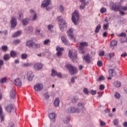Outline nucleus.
Returning a JSON list of instances; mask_svg holds the SVG:
<instances>
[{
	"label": "nucleus",
	"instance_id": "c03bdc74",
	"mask_svg": "<svg viewBox=\"0 0 127 127\" xmlns=\"http://www.w3.org/2000/svg\"><path fill=\"white\" fill-rule=\"evenodd\" d=\"M86 6V3H82L80 5L79 7L80 9H84L85 8V6Z\"/></svg>",
	"mask_w": 127,
	"mask_h": 127
},
{
	"label": "nucleus",
	"instance_id": "13d9d810",
	"mask_svg": "<svg viewBox=\"0 0 127 127\" xmlns=\"http://www.w3.org/2000/svg\"><path fill=\"white\" fill-rule=\"evenodd\" d=\"M57 77H59V78H62V73L61 72L57 73Z\"/></svg>",
	"mask_w": 127,
	"mask_h": 127
},
{
	"label": "nucleus",
	"instance_id": "1a4fd4ad",
	"mask_svg": "<svg viewBox=\"0 0 127 127\" xmlns=\"http://www.w3.org/2000/svg\"><path fill=\"white\" fill-rule=\"evenodd\" d=\"M68 56L72 60H76L77 59V53H73L71 50L68 52Z\"/></svg>",
	"mask_w": 127,
	"mask_h": 127
},
{
	"label": "nucleus",
	"instance_id": "58836bf2",
	"mask_svg": "<svg viewBox=\"0 0 127 127\" xmlns=\"http://www.w3.org/2000/svg\"><path fill=\"white\" fill-rule=\"evenodd\" d=\"M33 48H40V44H35V43H34V45L33 47Z\"/></svg>",
	"mask_w": 127,
	"mask_h": 127
},
{
	"label": "nucleus",
	"instance_id": "79ce46f5",
	"mask_svg": "<svg viewBox=\"0 0 127 127\" xmlns=\"http://www.w3.org/2000/svg\"><path fill=\"white\" fill-rule=\"evenodd\" d=\"M33 77H34V75H33V74L31 73L28 77V79L29 81H32V79H33Z\"/></svg>",
	"mask_w": 127,
	"mask_h": 127
},
{
	"label": "nucleus",
	"instance_id": "412c9836",
	"mask_svg": "<svg viewBox=\"0 0 127 127\" xmlns=\"http://www.w3.org/2000/svg\"><path fill=\"white\" fill-rule=\"evenodd\" d=\"M10 97L12 99H14L15 98V90L14 89H12L10 92Z\"/></svg>",
	"mask_w": 127,
	"mask_h": 127
},
{
	"label": "nucleus",
	"instance_id": "ddd939ff",
	"mask_svg": "<svg viewBox=\"0 0 127 127\" xmlns=\"http://www.w3.org/2000/svg\"><path fill=\"white\" fill-rule=\"evenodd\" d=\"M5 110L7 113H11V111H13V105L12 104H9L5 107Z\"/></svg>",
	"mask_w": 127,
	"mask_h": 127
},
{
	"label": "nucleus",
	"instance_id": "f3484780",
	"mask_svg": "<svg viewBox=\"0 0 127 127\" xmlns=\"http://www.w3.org/2000/svg\"><path fill=\"white\" fill-rule=\"evenodd\" d=\"M0 118L1 119V123L4 121V114L2 113V107L0 105Z\"/></svg>",
	"mask_w": 127,
	"mask_h": 127
},
{
	"label": "nucleus",
	"instance_id": "de8ad7c7",
	"mask_svg": "<svg viewBox=\"0 0 127 127\" xmlns=\"http://www.w3.org/2000/svg\"><path fill=\"white\" fill-rule=\"evenodd\" d=\"M97 65L99 67H102L103 66V62L101 61H98L97 62Z\"/></svg>",
	"mask_w": 127,
	"mask_h": 127
},
{
	"label": "nucleus",
	"instance_id": "e2e57ef3",
	"mask_svg": "<svg viewBox=\"0 0 127 127\" xmlns=\"http://www.w3.org/2000/svg\"><path fill=\"white\" fill-rule=\"evenodd\" d=\"M118 120L117 119H115L114 120V124L115 126H118Z\"/></svg>",
	"mask_w": 127,
	"mask_h": 127
},
{
	"label": "nucleus",
	"instance_id": "473e14b6",
	"mask_svg": "<svg viewBox=\"0 0 127 127\" xmlns=\"http://www.w3.org/2000/svg\"><path fill=\"white\" fill-rule=\"evenodd\" d=\"M51 41L50 39H47L44 41V45H48V44H50Z\"/></svg>",
	"mask_w": 127,
	"mask_h": 127
},
{
	"label": "nucleus",
	"instance_id": "680f3d73",
	"mask_svg": "<svg viewBox=\"0 0 127 127\" xmlns=\"http://www.w3.org/2000/svg\"><path fill=\"white\" fill-rule=\"evenodd\" d=\"M108 36V32H105L103 34V37H107Z\"/></svg>",
	"mask_w": 127,
	"mask_h": 127
},
{
	"label": "nucleus",
	"instance_id": "39448f33",
	"mask_svg": "<svg viewBox=\"0 0 127 127\" xmlns=\"http://www.w3.org/2000/svg\"><path fill=\"white\" fill-rule=\"evenodd\" d=\"M51 3V0H44L41 4V7L44 8L46 7L47 10H49L50 9V8L47 7L49 4Z\"/></svg>",
	"mask_w": 127,
	"mask_h": 127
},
{
	"label": "nucleus",
	"instance_id": "20e7f679",
	"mask_svg": "<svg viewBox=\"0 0 127 127\" xmlns=\"http://www.w3.org/2000/svg\"><path fill=\"white\" fill-rule=\"evenodd\" d=\"M72 21L75 24L77 25L78 24V21L79 20V12L77 10H75L72 14Z\"/></svg>",
	"mask_w": 127,
	"mask_h": 127
},
{
	"label": "nucleus",
	"instance_id": "69168bd1",
	"mask_svg": "<svg viewBox=\"0 0 127 127\" xmlns=\"http://www.w3.org/2000/svg\"><path fill=\"white\" fill-rule=\"evenodd\" d=\"M100 124H101V127H104V126H105V125H106V123L103 121H101Z\"/></svg>",
	"mask_w": 127,
	"mask_h": 127
},
{
	"label": "nucleus",
	"instance_id": "b1692460",
	"mask_svg": "<svg viewBox=\"0 0 127 127\" xmlns=\"http://www.w3.org/2000/svg\"><path fill=\"white\" fill-rule=\"evenodd\" d=\"M21 34V32H20V31H18L13 34V35L12 36V37H17L19 36V35H20Z\"/></svg>",
	"mask_w": 127,
	"mask_h": 127
},
{
	"label": "nucleus",
	"instance_id": "0e129e2a",
	"mask_svg": "<svg viewBox=\"0 0 127 127\" xmlns=\"http://www.w3.org/2000/svg\"><path fill=\"white\" fill-rule=\"evenodd\" d=\"M44 96L45 99H49L50 96L47 93L45 94Z\"/></svg>",
	"mask_w": 127,
	"mask_h": 127
},
{
	"label": "nucleus",
	"instance_id": "cd10ccee",
	"mask_svg": "<svg viewBox=\"0 0 127 127\" xmlns=\"http://www.w3.org/2000/svg\"><path fill=\"white\" fill-rule=\"evenodd\" d=\"M30 12L31 13H33V14L34 15L32 20H35V19H36V18H37L36 13H35V12H34V10H33L32 9L30 10Z\"/></svg>",
	"mask_w": 127,
	"mask_h": 127
},
{
	"label": "nucleus",
	"instance_id": "052dcab7",
	"mask_svg": "<svg viewBox=\"0 0 127 127\" xmlns=\"http://www.w3.org/2000/svg\"><path fill=\"white\" fill-rule=\"evenodd\" d=\"M105 55V52L101 51L99 53V56H104Z\"/></svg>",
	"mask_w": 127,
	"mask_h": 127
},
{
	"label": "nucleus",
	"instance_id": "72a5a7b5",
	"mask_svg": "<svg viewBox=\"0 0 127 127\" xmlns=\"http://www.w3.org/2000/svg\"><path fill=\"white\" fill-rule=\"evenodd\" d=\"M31 64L29 63H24L22 65V67H24V68H26L27 67H30Z\"/></svg>",
	"mask_w": 127,
	"mask_h": 127
},
{
	"label": "nucleus",
	"instance_id": "37998d69",
	"mask_svg": "<svg viewBox=\"0 0 127 127\" xmlns=\"http://www.w3.org/2000/svg\"><path fill=\"white\" fill-rule=\"evenodd\" d=\"M106 11H107V9L105 7H102L100 9L101 13H104Z\"/></svg>",
	"mask_w": 127,
	"mask_h": 127
},
{
	"label": "nucleus",
	"instance_id": "a878e982",
	"mask_svg": "<svg viewBox=\"0 0 127 127\" xmlns=\"http://www.w3.org/2000/svg\"><path fill=\"white\" fill-rule=\"evenodd\" d=\"M78 100H79V98L77 96H74L72 98L71 102L73 104H75L77 103V101H78Z\"/></svg>",
	"mask_w": 127,
	"mask_h": 127
},
{
	"label": "nucleus",
	"instance_id": "7ed1b4c3",
	"mask_svg": "<svg viewBox=\"0 0 127 127\" xmlns=\"http://www.w3.org/2000/svg\"><path fill=\"white\" fill-rule=\"evenodd\" d=\"M65 68L68 70L69 74L71 75H75L78 73V69L76 66L72 65V64H67L65 65Z\"/></svg>",
	"mask_w": 127,
	"mask_h": 127
},
{
	"label": "nucleus",
	"instance_id": "c756f323",
	"mask_svg": "<svg viewBox=\"0 0 127 127\" xmlns=\"http://www.w3.org/2000/svg\"><path fill=\"white\" fill-rule=\"evenodd\" d=\"M56 115L55 113H53L49 115V118L51 119V120H54L55 119V116Z\"/></svg>",
	"mask_w": 127,
	"mask_h": 127
},
{
	"label": "nucleus",
	"instance_id": "aec40b11",
	"mask_svg": "<svg viewBox=\"0 0 127 127\" xmlns=\"http://www.w3.org/2000/svg\"><path fill=\"white\" fill-rule=\"evenodd\" d=\"M75 112H76V108L74 107H70L67 111V113H68V114H71L72 113H75Z\"/></svg>",
	"mask_w": 127,
	"mask_h": 127
},
{
	"label": "nucleus",
	"instance_id": "6e6552de",
	"mask_svg": "<svg viewBox=\"0 0 127 127\" xmlns=\"http://www.w3.org/2000/svg\"><path fill=\"white\" fill-rule=\"evenodd\" d=\"M34 89L35 92H40V91L43 90V84L41 83H38L34 86Z\"/></svg>",
	"mask_w": 127,
	"mask_h": 127
},
{
	"label": "nucleus",
	"instance_id": "0eeeda50",
	"mask_svg": "<svg viewBox=\"0 0 127 127\" xmlns=\"http://www.w3.org/2000/svg\"><path fill=\"white\" fill-rule=\"evenodd\" d=\"M67 35L70 38V39L73 40L74 42H76V38L74 37V34H73V28L69 29L67 32Z\"/></svg>",
	"mask_w": 127,
	"mask_h": 127
},
{
	"label": "nucleus",
	"instance_id": "a19ab883",
	"mask_svg": "<svg viewBox=\"0 0 127 127\" xmlns=\"http://www.w3.org/2000/svg\"><path fill=\"white\" fill-rule=\"evenodd\" d=\"M59 9L60 12H63V11H64V7H63L62 5H60L59 7Z\"/></svg>",
	"mask_w": 127,
	"mask_h": 127
},
{
	"label": "nucleus",
	"instance_id": "a18cd8bd",
	"mask_svg": "<svg viewBox=\"0 0 127 127\" xmlns=\"http://www.w3.org/2000/svg\"><path fill=\"white\" fill-rule=\"evenodd\" d=\"M4 60L6 61V60H9V55L6 54L4 56L3 58Z\"/></svg>",
	"mask_w": 127,
	"mask_h": 127
},
{
	"label": "nucleus",
	"instance_id": "8fccbe9b",
	"mask_svg": "<svg viewBox=\"0 0 127 127\" xmlns=\"http://www.w3.org/2000/svg\"><path fill=\"white\" fill-rule=\"evenodd\" d=\"M115 98H116V99H120L121 95H120L119 93L116 92L115 93Z\"/></svg>",
	"mask_w": 127,
	"mask_h": 127
},
{
	"label": "nucleus",
	"instance_id": "9b49d317",
	"mask_svg": "<svg viewBox=\"0 0 127 127\" xmlns=\"http://www.w3.org/2000/svg\"><path fill=\"white\" fill-rule=\"evenodd\" d=\"M34 45V42H33V41L31 40H28L26 42V46H27L29 48H33Z\"/></svg>",
	"mask_w": 127,
	"mask_h": 127
},
{
	"label": "nucleus",
	"instance_id": "49530a36",
	"mask_svg": "<svg viewBox=\"0 0 127 127\" xmlns=\"http://www.w3.org/2000/svg\"><path fill=\"white\" fill-rule=\"evenodd\" d=\"M83 93L86 95H89V91H88V88H85L83 89Z\"/></svg>",
	"mask_w": 127,
	"mask_h": 127
},
{
	"label": "nucleus",
	"instance_id": "bb28decb",
	"mask_svg": "<svg viewBox=\"0 0 127 127\" xmlns=\"http://www.w3.org/2000/svg\"><path fill=\"white\" fill-rule=\"evenodd\" d=\"M117 44H118V42H117V41L113 40L111 42L110 47H113L114 46H116Z\"/></svg>",
	"mask_w": 127,
	"mask_h": 127
},
{
	"label": "nucleus",
	"instance_id": "423d86ee",
	"mask_svg": "<svg viewBox=\"0 0 127 127\" xmlns=\"http://www.w3.org/2000/svg\"><path fill=\"white\" fill-rule=\"evenodd\" d=\"M88 43L82 42H80L79 44V49L82 54H84L85 53V51H84V49L85 48L84 46L87 47L88 46Z\"/></svg>",
	"mask_w": 127,
	"mask_h": 127
},
{
	"label": "nucleus",
	"instance_id": "09e8293b",
	"mask_svg": "<svg viewBox=\"0 0 127 127\" xmlns=\"http://www.w3.org/2000/svg\"><path fill=\"white\" fill-rule=\"evenodd\" d=\"M90 93L92 95H96L97 94V91L91 90Z\"/></svg>",
	"mask_w": 127,
	"mask_h": 127
},
{
	"label": "nucleus",
	"instance_id": "6e6d98bb",
	"mask_svg": "<svg viewBox=\"0 0 127 127\" xmlns=\"http://www.w3.org/2000/svg\"><path fill=\"white\" fill-rule=\"evenodd\" d=\"M102 80H105L104 76H100L98 79H97V81H102Z\"/></svg>",
	"mask_w": 127,
	"mask_h": 127
},
{
	"label": "nucleus",
	"instance_id": "4d7b16f0",
	"mask_svg": "<svg viewBox=\"0 0 127 127\" xmlns=\"http://www.w3.org/2000/svg\"><path fill=\"white\" fill-rule=\"evenodd\" d=\"M109 56L110 59L113 58V57H114V56H115V54L114 53H110L109 54Z\"/></svg>",
	"mask_w": 127,
	"mask_h": 127
},
{
	"label": "nucleus",
	"instance_id": "f257e3e1",
	"mask_svg": "<svg viewBox=\"0 0 127 127\" xmlns=\"http://www.w3.org/2000/svg\"><path fill=\"white\" fill-rule=\"evenodd\" d=\"M109 7L112 10L114 11H121V10H124V11H127V6H122L121 5H118V3L111 2L110 3Z\"/></svg>",
	"mask_w": 127,
	"mask_h": 127
},
{
	"label": "nucleus",
	"instance_id": "864d4df0",
	"mask_svg": "<svg viewBox=\"0 0 127 127\" xmlns=\"http://www.w3.org/2000/svg\"><path fill=\"white\" fill-rule=\"evenodd\" d=\"M78 107H81V108H84V107L85 106V103L80 102L78 104Z\"/></svg>",
	"mask_w": 127,
	"mask_h": 127
},
{
	"label": "nucleus",
	"instance_id": "bf43d9fd",
	"mask_svg": "<svg viewBox=\"0 0 127 127\" xmlns=\"http://www.w3.org/2000/svg\"><path fill=\"white\" fill-rule=\"evenodd\" d=\"M105 89V86L104 85L101 84L100 85V90H103Z\"/></svg>",
	"mask_w": 127,
	"mask_h": 127
},
{
	"label": "nucleus",
	"instance_id": "f704fd0d",
	"mask_svg": "<svg viewBox=\"0 0 127 127\" xmlns=\"http://www.w3.org/2000/svg\"><path fill=\"white\" fill-rule=\"evenodd\" d=\"M22 22L23 23V25H26V24H28V19H24Z\"/></svg>",
	"mask_w": 127,
	"mask_h": 127
},
{
	"label": "nucleus",
	"instance_id": "f8f14e48",
	"mask_svg": "<svg viewBox=\"0 0 127 127\" xmlns=\"http://www.w3.org/2000/svg\"><path fill=\"white\" fill-rule=\"evenodd\" d=\"M43 67V64L40 63H36L34 65V68L36 69V70H40V69H42Z\"/></svg>",
	"mask_w": 127,
	"mask_h": 127
},
{
	"label": "nucleus",
	"instance_id": "4c0bfd02",
	"mask_svg": "<svg viewBox=\"0 0 127 127\" xmlns=\"http://www.w3.org/2000/svg\"><path fill=\"white\" fill-rule=\"evenodd\" d=\"M27 57H28V55L26 54H23L21 55V59H23V60L26 59Z\"/></svg>",
	"mask_w": 127,
	"mask_h": 127
},
{
	"label": "nucleus",
	"instance_id": "338daca9",
	"mask_svg": "<svg viewBox=\"0 0 127 127\" xmlns=\"http://www.w3.org/2000/svg\"><path fill=\"white\" fill-rule=\"evenodd\" d=\"M9 127H14V124L12 123H10L9 124Z\"/></svg>",
	"mask_w": 127,
	"mask_h": 127
},
{
	"label": "nucleus",
	"instance_id": "6ab92c4d",
	"mask_svg": "<svg viewBox=\"0 0 127 127\" xmlns=\"http://www.w3.org/2000/svg\"><path fill=\"white\" fill-rule=\"evenodd\" d=\"M83 60H85L86 62L87 63H91V59L90 58V56H89V54H87L86 56H83Z\"/></svg>",
	"mask_w": 127,
	"mask_h": 127
},
{
	"label": "nucleus",
	"instance_id": "c9c22d12",
	"mask_svg": "<svg viewBox=\"0 0 127 127\" xmlns=\"http://www.w3.org/2000/svg\"><path fill=\"white\" fill-rule=\"evenodd\" d=\"M6 82V77H3L0 79V83L1 84H3V83H5Z\"/></svg>",
	"mask_w": 127,
	"mask_h": 127
},
{
	"label": "nucleus",
	"instance_id": "f03ea898",
	"mask_svg": "<svg viewBox=\"0 0 127 127\" xmlns=\"http://www.w3.org/2000/svg\"><path fill=\"white\" fill-rule=\"evenodd\" d=\"M57 20L59 22V27L62 31L64 30L65 27H67V24L66 21L63 19L62 16H60L57 18Z\"/></svg>",
	"mask_w": 127,
	"mask_h": 127
},
{
	"label": "nucleus",
	"instance_id": "a211bd4d",
	"mask_svg": "<svg viewBox=\"0 0 127 127\" xmlns=\"http://www.w3.org/2000/svg\"><path fill=\"white\" fill-rule=\"evenodd\" d=\"M61 40L63 41V43H64V44H65V45H67V46L70 45V43L69 42L68 40H67V39H66V38H65V37L62 36Z\"/></svg>",
	"mask_w": 127,
	"mask_h": 127
},
{
	"label": "nucleus",
	"instance_id": "c85d7f7f",
	"mask_svg": "<svg viewBox=\"0 0 127 127\" xmlns=\"http://www.w3.org/2000/svg\"><path fill=\"white\" fill-rule=\"evenodd\" d=\"M20 43V40H19V39H16L13 41V44H14V45H16L17 44H19Z\"/></svg>",
	"mask_w": 127,
	"mask_h": 127
},
{
	"label": "nucleus",
	"instance_id": "7c9ffc66",
	"mask_svg": "<svg viewBox=\"0 0 127 127\" xmlns=\"http://www.w3.org/2000/svg\"><path fill=\"white\" fill-rule=\"evenodd\" d=\"M10 55L11 57L14 58L16 56V53L13 51L10 52Z\"/></svg>",
	"mask_w": 127,
	"mask_h": 127
},
{
	"label": "nucleus",
	"instance_id": "9d476101",
	"mask_svg": "<svg viewBox=\"0 0 127 127\" xmlns=\"http://www.w3.org/2000/svg\"><path fill=\"white\" fill-rule=\"evenodd\" d=\"M109 76L110 77H108V80H111L112 77H115V76L117 75V72L115 71V69H110L109 70Z\"/></svg>",
	"mask_w": 127,
	"mask_h": 127
},
{
	"label": "nucleus",
	"instance_id": "ea45409f",
	"mask_svg": "<svg viewBox=\"0 0 127 127\" xmlns=\"http://www.w3.org/2000/svg\"><path fill=\"white\" fill-rule=\"evenodd\" d=\"M54 28V26L53 25H48V29L50 31H52V30Z\"/></svg>",
	"mask_w": 127,
	"mask_h": 127
},
{
	"label": "nucleus",
	"instance_id": "774afa93",
	"mask_svg": "<svg viewBox=\"0 0 127 127\" xmlns=\"http://www.w3.org/2000/svg\"><path fill=\"white\" fill-rule=\"evenodd\" d=\"M123 126H124V127H127V122H125V123L123 124Z\"/></svg>",
	"mask_w": 127,
	"mask_h": 127
},
{
	"label": "nucleus",
	"instance_id": "4be33fe9",
	"mask_svg": "<svg viewBox=\"0 0 127 127\" xmlns=\"http://www.w3.org/2000/svg\"><path fill=\"white\" fill-rule=\"evenodd\" d=\"M114 86L116 88H120L122 86V83L119 81L114 82Z\"/></svg>",
	"mask_w": 127,
	"mask_h": 127
},
{
	"label": "nucleus",
	"instance_id": "5fc2aeb1",
	"mask_svg": "<svg viewBox=\"0 0 127 127\" xmlns=\"http://www.w3.org/2000/svg\"><path fill=\"white\" fill-rule=\"evenodd\" d=\"M41 32V30H40V29H36V31H35V33L36 34H40Z\"/></svg>",
	"mask_w": 127,
	"mask_h": 127
},
{
	"label": "nucleus",
	"instance_id": "4468645a",
	"mask_svg": "<svg viewBox=\"0 0 127 127\" xmlns=\"http://www.w3.org/2000/svg\"><path fill=\"white\" fill-rule=\"evenodd\" d=\"M56 50L58 52L57 53V56H58V57H60L62 56V51L64 50V48L58 47L57 48Z\"/></svg>",
	"mask_w": 127,
	"mask_h": 127
},
{
	"label": "nucleus",
	"instance_id": "e433bc0d",
	"mask_svg": "<svg viewBox=\"0 0 127 127\" xmlns=\"http://www.w3.org/2000/svg\"><path fill=\"white\" fill-rule=\"evenodd\" d=\"M103 27L104 30H108V27H109V23L105 24L103 25Z\"/></svg>",
	"mask_w": 127,
	"mask_h": 127
},
{
	"label": "nucleus",
	"instance_id": "2f4dec72",
	"mask_svg": "<svg viewBox=\"0 0 127 127\" xmlns=\"http://www.w3.org/2000/svg\"><path fill=\"white\" fill-rule=\"evenodd\" d=\"M51 75L52 77H55L56 75H57V71H55L54 69L52 70V73Z\"/></svg>",
	"mask_w": 127,
	"mask_h": 127
},
{
	"label": "nucleus",
	"instance_id": "603ef678",
	"mask_svg": "<svg viewBox=\"0 0 127 127\" xmlns=\"http://www.w3.org/2000/svg\"><path fill=\"white\" fill-rule=\"evenodd\" d=\"M1 48H2V50H3V51H7V46H2Z\"/></svg>",
	"mask_w": 127,
	"mask_h": 127
},
{
	"label": "nucleus",
	"instance_id": "3c124183",
	"mask_svg": "<svg viewBox=\"0 0 127 127\" xmlns=\"http://www.w3.org/2000/svg\"><path fill=\"white\" fill-rule=\"evenodd\" d=\"M119 37H122V36H124V37H126L127 36V34L126 33H122L121 34H120L118 35Z\"/></svg>",
	"mask_w": 127,
	"mask_h": 127
},
{
	"label": "nucleus",
	"instance_id": "dca6fc26",
	"mask_svg": "<svg viewBox=\"0 0 127 127\" xmlns=\"http://www.w3.org/2000/svg\"><path fill=\"white\" fill-rule=\"evenodd\" d=\"M17 25V22H16V19L12 17L11 20V27H13V28H14V27H16Z\"/></svg>",
	"mask_w": 127,
	"mask_h": 127
},
{
	"label": "nucleus",
	"instance_id": "2eb2a0df",
	"mask_svg": "<svg viewBox=\"0 0 127 127\" xmlns=\"http://www.w3.org/2000/svg\"><path fill=\"white\" fill-rule=\"evenodd\" d=\"M14 84L16 85V86L21 87L22 85V82L21 81V80L19 79V78H17L14 80Z\"/></svg>",
	"mask_w": 127,
	"mask_h": 127
},
{
	"label": "nucleus",
	"instance_id": "393cba45",
	"mask_svg": "<svg viewBox=\"0 0 127 127\" xmlns=\"http://www.w3.org/2000/svg\"><path fill=\"white\" fill-rule=\"evenodd\" d=\"M101 28H102V26L101 25V24H99L96 26V28L95 29V33H99V31H100V29H101Z\"/></svg>",
	"mask_w": 127,
	"mask_h": 127
},
{
	"label": "nucleus",
	"instance_id": "5701e85b",
	"mask_svg": "<svg viewBox=\"0 0 127 127\" xmlns=\"http://www.w3.org/2000/svg\"><path fill=\"white\" fill-rule=\"evenodd\" d=\"M60 103V100L59 99V98H56L54 102V106L55 107H59Z\"/></svg>",
	"mask_w": 127,
	"mask_h": 127
}]
</instances>
